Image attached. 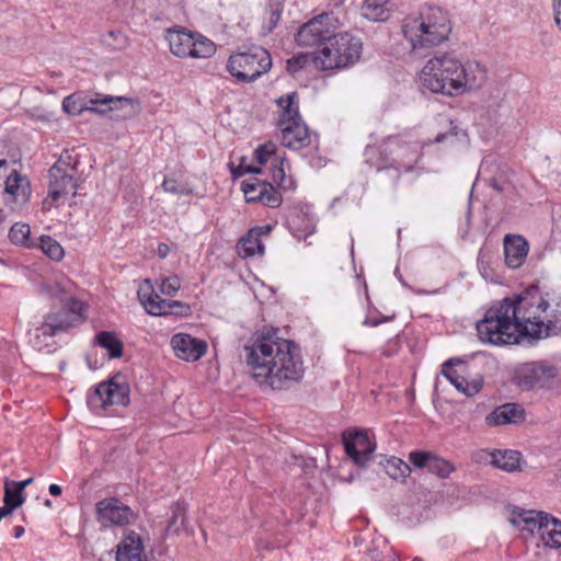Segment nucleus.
I'll use <instances>...</instances> for the list:
<instances>
[{
    "label": "nucleus",
    "mask_w": 561,
    "mask_h": 561,
    "mask_svg": "<svg viewBox=\"0 0 561 561\" xmlns=\"http://www.w3.org/2000/svg\"><path fill=\"white\" fill-rule=\"evenodd\" d=\"M556 376L551 366L526 364L516 374V383L524 390L545 387Z\"/></svg>",
    "instance_id": "obj_15"
},
{
    "label": "nucleus",
    "mask_w": 561,
    "mask_h": 561,
    "mask_svg": "<svg viewBox=\"0 0 561 561\" xmlns=\"http://www.w3.org/2000/svg\"><path fill=\"white\" fill-rule=\"evenodd\" d=\"M153 291L154 290H153L152 284L150 283L149 279H145L141 282V284L139 285L138 290H137V295H138V298L141 302V305L147 299H149L150 296H152Z\"/></svg>",
    "instance_id": "obj_45"
},
{
    "label": "nucleus",
    "mask_w": 561,
    "mask_h": 561,
    "mask_svg": "<svg viewBox=\"0 0 561 561\" xmlns=\"http://www.w3.org/2000/svg\"><path fill=\"white\" fill-rule=\"evenodd\" d=\"M262 229L263 228H253L245 237L240 239L237 244L239 255L249 257L255 254H263L264 245L260 239Z\"/></svg>",
    "instance_id": "obj_26"
},
{
    "label": "nucleus",
    "mask_w": 561,
    "mask_h": 561,
    "mask_svg": "<svg viewBox=\"0 0 561 561\" xmlns=\"http://www.w3.org/2000/svg\"><path fill=\"white\" fill-rule=\"evenodd\" d=\"M282 15V8L280 4L275 3L270 5V8L266 10L265 18L263 21V30L265 33H271L279 22Z\"/></svg>",
    "instance_id": "obj_38"
},
{
    "label": "nucleus",
    "mask_w": 561,
    "mask_h": 561,
    "mask_svg": "<svg viewBox=\"0 0 561 561\" xmlns=\"http://www.w3.org/2000/svg\"><path fill=\"white\" fill-rule=\"evenodd\" d=\"M186 505L183 502H178L172 506V516L163 531V536L171 537L178 536L186 525Z\"/></svg>",
    "instance_id": "obj_27"
},
{
    "label": "nucleus",
    "mask_w": 561,
    "mask_h": 561,
    "mask_svg": "<svg viewBox=\"0 0 561 561\" xmlns=\"http://www.w3.org/2000/svg\"><path fill=\"white\" fill-rule=\"evenodd\" d=\"M402 32L413 53L430 49L445 42L451 32L447 13L438 7H428L417 15L403 20Z\"/></svg>",
    "instance_id": "obj_4"
},
{
    "label": "nucleus",
    "mask_w": 561,
    "mask_h": 561,
    "mask_svg": "<svg viewBox=\"0 0 561 561\" xmlns=\"http://www.w3.org/2000/svg\"><path fill=\"white\" fill-rule=\"evenodd\" d=\"M4 220L3 211L0 209V224Z\"/></svg>",
    "instance_id": "obj_61"
},
{
    "label": "nucleus",
    "mask_w": 561,
    "mask_h": 561,
    "mask_svg": "<svg viewBox=\"0 0 561 561\" xmlns=\"http://www.w3.org/2000/svg\"><path fill=\"white\" fill-rule=\"evenodd\" d=\"M545 320L542 339L561 333V302H556L553 306L550 304Z\"/></svg>",
    "instance_id": "obj_29"
},
{
    "label": "nucleus",
    "mask_w": 561,
    "mask_h": 561,
    "mask_svg": "<svg viewBox=\"0 0 561 561\" xmlns=\"http://www.w3.org/2000/svg\"><path fill=\"white\" fill-rule=\"evenodd\" d=\"M386 145H392V144H398V138L397 137H389L387 138V140L385 141Z\"/></svg>",
    "instance_id": "obj_57"
},
{
    "label": "nucleus",
    "mask_w": 561,
    "mask_h": 561,
    "mask_svg": "<svg viewBox=\"0 0 561 561\" xmlns=\"http://www.w3.org/2000/svg\"><path fill=\"white\" fill-rule=\"evenodd\" d=\"M21 506V502L18 501L16 503H10V504H4V506L0 507V517L1 519L11 515L13 513L14 510H16L18 507Z\"/></svg>",
    "instance_id": "obj_51"
},
{
    "label": "nucleus",
    "mask_w": 561,
    "mask_h": 561,
    "mask_svg": "<svg viewBox=\"0 0 561 561\" xmlns=\"http://www.w3.org/2000/svg\"><path fill=\"white\" fill-rule=\"evenodd\" d=\"M260 170L257 168L253 167H245L243 164H240L237 169L232 170V174L234 178H240L244 175L245 173H259Z\"/></svg>",
    "instance_id": "obj_47"
},
{
    "label": "nucleus",
    "mask_w": 561,
    "mask_h": 561,
    "mask_svg": "<svg viewBox=\"0 0 561 561\" xmlns=\"http://www.w3.org/2000/svg\"><path fill=\"white\" fill-rule=\"evenodd\" d=\"M71 323L68 320H58L57 316L48 314L45 322L37 329L43 335L53 336L58 331L67 330Z\"/></svg>",
    "instance_id": "obj_35"
},
{
    "label": "nucleus",
    "mask_w": 561,
    "mask_h": 561,
    "mask_svg": "<svg viewBox=\"0 0 561 561\" xmlns=\"http://www.w3.org/2000/svg\"><path fill=\"white\" fill-rule=\"evenodd\" d=\"M70 302V305L68 306L69 310L76 314V316H80L82 309H83V304L80 301V300H77L75 298H72L71 296L69 297V299L67 300Z\"/></svg>",
    "instance_id": "obj_50"
},
{
    "label": "nucleus",
    "mask_w": 561,
    "mask_h": 561,
    "mask_svg": "<svg viewBox=\"0 0 561 561\" xmlns=\"http://www.w3.org/2000/svg\"><path fill=\"white\" fill-rule=\"evenodd\" d=\"M383 467L387 474L393 480L404 481L405 478L411 473L410 466L397 457L387 459L383 463Z\"/></svg>",
    "instance_id": "obj_33"
},
{
    "label": "nucleus",
    "mask_w": 561,
    "mask_h": 561,
    "mask_svg": "<svg viewBox=\"0 0 561 561\" xmlns=\"http://www.w3.org/2000/svg\"><path fill=\"white\" fill-rule=\"evenodd\" d=\"M466 137V133L462 129H458L456 126H453L449 131L439 134L436 136L435 141L442 142L445 139L448 138H458V137Z\"/></svg>",
    "instance_id": "obj_46"
},
{
    "label": "nucleus",
    "mask_w": 561,
    "mask_h": 561,
    "mask_svg": "<svg viewBox=\"0 0 561 561\" xmlns=\"http://www.w3.org/2000/svg\"><path fill=\"white\" fill-rule=\"evenodd\" d=\"M113 559V551H107L100 558V561H111Z\"/></svg>",
    "instance_id": "obj_56"
},
{
    "label": "nucleus",
    "mask_w": 561,
    "mask_h": 561,
    "mask_svg": "<svg viewBox=\"0 0 561 561\" xmlns=\"http://www.w3.org/2000/svg\"><path fill=\"white\" fill-rule=\"evenodd\" d=\"M48 490L49 493L54 496H58L61 494V488L57 484H50Z\"/></svg>",
    "instance_id": "obj_54"
},
{
    "label": "nucleus",
    "mask_w": 561,
    "mask_h": 561,
    "mask_svg": "<svg viewBox=\"0 0 561 561\" xmlns=\"http://www.w3.org/2000/svg\"><path fill=\"white\" fill-rule=\"evenodd\" d=\"M362 42L347 32H333L324 46L314 51L312 62L317 69L333 70L354 65L360 58Z\"/></svg>",
    "instance_id": "obj_5"
},
{
    "label": "nucleus",
    "mask_w": 561,
    "mask_h": 561,
    "mask_svg": "<svg viewBox=\"0 0 561 561\" xmlns=\"http://www.w3.org/2000/svg\"><path fill=\"white\" fill-rule=\"evenodd\" d=\"M460 363L461 362L458 358L448 359L443 365L442 374L458 391L466 394L467 397H472L480 392L482 389L483 380L481 378H477L468 381L466 378L459 375L457 370L453 369V366Z\"/></svg>",
    "instance_id": "obj_18"
},
{
    "label": "nucleus",
    "mask_w": 561,
    "mask_h": 561,
    "mask_svg": "<svg viewBox=\"0 0 561 561\" xmlns=\"http://www.w3.org/2000/svg\"><path fill=\"white\" fill-rule=\"evenodd\" d=\"M297 99L298 94L291 92L277 100L282 108L278 121L282 145L293 150H299L310 144L309 129L300 117Z\"/></svg>",
    "instance_id": "obj_6"
},
{
    "label": "nucleus",
    "mask_w": 561,
    "mask_h": 561,
    "mask_svg": "<svg viewBox=\"0 0 561 561\" xmlns=\"http://www.w3.org/2000/svg\"><path fill=\"white\" fill-rule=\"evenodd\" d=\"M128 401L127 387L114 380L99 383L88 398V404L95 413H100L110 405H126Z\"/></svg>",
    "instance_id": "obj_11"
},
{
    "label": "nucleus",
    "mask_w": 561,
    "mask_h": 561,
    "mask_svg": "<svg viewBox=\"0 0 561 561\" xmlns=\"http://www.w3.org/2000/svg\"><path fill=\"white\" fill-rule=\"evenodd\" d=\"M192 48L193 58H208L216 51L215 44L202 35H194V46Z\"/></svg>",
    "instance_id": "obj_34"
},
{
    "label": "nucleus",
    "mask_w": 561,
    "mask_h": 561,
    "mask_svg": "<svg viewBox=\"0 0 561 561\" xmlns=\"http://www.w3.org/2000/svg\"><path fill=\"white\" fill-rule=\"evenodd\" d=\"M242 192L248 203L260 202L265 206L275 208L282 203L280 194L274 186L265 181L254 179L241 183Z\"/></svg>",
    "instance_id": "obj_14"
},
{
    "label": "nucleus",
    "mask_w": 561,
    "mask_h": 561,
    "mask_svg": "<svg viewBox=\"0 0 561 561\" xmlns=\"http://www.w3.org/2000/svg\"><path fill=\"white\" fill-rule=\"evenodd\" d=\"M11 484L14 485V488H16L22 494L24 493V489L32 484L33 483V478H28L26 480H23V481H20V482H15V481H11Z\"/></svg>",
    "instance_id": "obj_52"
},
{
    "label": "nucleus",
    "mask_w": 561,
    "mask_h": 561,
    "mask_svg": "<svg viewBox=\"0 0 561 561\" xmlns=\"http://www.w3.org/2000/svg\"><path fill=\"white\" fill-rule=\"evenodd\" d=\"M175 355L186 362L198 360L206 352L207 344L190 334L179 333L171 339Z\"/></svg>",
    "instance_id": "obj_16"
},
{
    "label": "nucleus",
    "mask_w": 561,
    "mask_h": 561,
    "mask_svg": "<svg viewBox=\"0 0 561 561\" xmlns=\"http://www.w3.org/2000/svg\"><path fill=\"white\" fill-rule=\"evenodd\" d=\"M389 0H365L362 14L370 21H382L388 18Z\"/></svg>",
    "instance_id": "obj_30"
},
{
    "label": "nucleus",
    "mask_w": 561,
    "mask_h": 561,
    "mask_svg": "<svg viewBox=\"0 0 561 561\" xmlns=\"http://www.w3.org/2000/svg\"><path fill=\"white\" fill-rule=\"evenodd\" d=\"M78 160L69 151H64L49 169L48 197L57 202L62 196L76 195Z\"/></svg>",
    "instance_id": "obj_8"
},
{
    "label": "nucleus",
    "mask_w": 561,
    "mask_h": 561,
    "mask_svg": "<svg viewBox=\"0 0 561 561\" xmlns=\"http://www.w3.org/2000/svg\"><path fill=\"white\" fill-rule=\"evenodd\" d=\"M275 145L274 144H265L260 146L255 150V157L259 163L264 164L268 161V159L275 154Z\"/></svg>",
    "instance_id": "obj_43"
},
{
    "label": "nucleus",
    "mask_w": 561,
    "mask_h": 561,
    "mask_svg": "<svg viewBox=\"0 0 561 561\" xmlns=\"http://www.w3.org/2000/svg\"><path fill=\"white\" fill-rule=\"evenodd\" d=\"M133 106L131 99L124 96H104L85 99L78 94H71L64 99L62 108L70 115H80L84 111L104 114L106 111Z\"/></svg>",
    "instance_id": "obj_10"
},
{
    "label": "nucleus",
    "mask_w": 561,
    "mask_h": 561,
    "mask_svg": "<svg viewBox=\"0 0 561 561\" xmlns=\"http://www.w3.org/2000/svg\"><path fill=\"white\" fill-rule=\"evenodd\" d=\"M30 231L28 225L16 222L11 227L9 238L12 243L24 245L28 240Z\"/></svg>",
    "instance_id": "obj_39"
},
{
    "label": "nucleus",
    "mask_w": 561,
    "mask_h": 561,
    "mask_svg": "<svg viewBox=\"0 0 561 561\" xmlns=\"http://www.w3.org/2000/svg\"><path fill=\"white\" fill-rule=\"evenodd\" d=\"M550 309L547 295L529 288L493 304L477 322L479 339L493 345H514L524 340H541L545 318Z\"/></svg>",
    "instance_id": "obj_1"
},
{
    "label": "nucleus",
    "mask_w": 561,
    "mask_h": 561,
    "mask_svg": "<svg viewBox=\"0 0 561 561\" xmlns=\"http://www.w3.org/2000/svg\"><path fill=\"white\" fill-rule=\"evenodd\" d=\"M167 41L170 50L178 57H192L194 35L186 31H168Z\"/></svg>",
    "instance_id": "obj_24"
},
{
    "label": "nucleus",
    "mask_w": 561,
    "mask_h": 561,
    "mask_svg": "<svg viewBox=\"0 0 561 561\" xmlns=\"http://www.w3.org/2000/svg\"><path fill=\"white\" fill-rule=\"evenodd\" d=\"M339 20L333 13L319 14L305 24H302L296 33L295 39L300 47H318L324 46L331 34L337 30Z\"/></svg>",
    "instance_id": "obj_9"
},
{
    "label": "nucleus",
    "mask_w": 561,
    "mask_h": 561,
    "mask_svg": "<svg viewBox=\"0 0 561 561\" xmlns=\"http://www.w3.org/2000/svg\"><path fill=\"white\" fill-rule=\"evenodd\" d=\"M272 67L270 53L254 46L247 51L232 54L227 64L230 75L240 82H252L267 72Z\"/></svg>",
    "instance_id": "obj_7"
},
{
    "label": "nucleus",
    "mask_w": 561,
    "mask_h": 561,
    "mask_svg": "<svg viewBox=\"0 0 561 561\" xmlns=\"http://www.w3.org/2000/svg\"><path fill=\"white\" fill-rule=\"evenodd\" d=\"M13 531H14V537L15 538H21L23 536V534H24V527L15 526Z\"/></svg>",
    "instance_id": "obj_55"
},
{
    "label": "nucleus",
    "mask_w": 561,
    "mask_h": 561,
    "mask_svg": "<svg viewBox=\"0 0 561 561\" xmlns=\"http://www.w3.org/2000/svg\"><path fill=\"white\" fill-rule=\"evenodd\" d=\"M410 462L416 468H425L428 472L439 478H447L454 470V466L438 456L428 451H411L409 454Z\"/></svg>",
    "instance_id": "obj_17"
},
{
    "label": "nucleus",
    "mask_w": 561,
    "mask_h": 561,
    "mask_svg": "<svg viewBox=\"0 0 561 561\" xmlns=\"http://www.w3.org/2000/svg\"><path fill=\"white\" fill-rule=\"evenodd\" d=\"M8 167V161L5 159H0V170Z\"/></svg>",
    "instance_id": "obj_58"
},
{
    "label": "nucleus",
    "mask_w": 561,
    "mask_h": 561,
    "mask_svg": "<svg viewBox=\"0 0 561 561\" xmlns=\"http://www.w3.org/2000/svg\"><path fill=\"white\" fill-rule=\"evenodd\" d=\"M181 287V282L178 276H170L162 280L160 289L167 296H173Z\"/></svg>",
    "instance_id": "obj_42"
},
{
    "label": "nucleus",
    "mask_w": 561,
    "mask_h": 561,
    "mask_svg": "<svg viewBox=\"0 0 561 561\" xmlns=\"http://www.w3.org/2000/svg\"><path fill=\"white\" fill-rule=\"evenodd\" d=\"M39 248L54 261H60L64 257L62 247L49 236H42L39 238Z\"/></svg>",
    "instance_id": "obj_36"
},
{
    "label": "nucleus",
    "mask_w": 561,
    "mask_h": 561,
    "mask_svg": "<svg viewBox=\"0 0 561 561\" xmlns=\"http://www.w3.org/2000/svg\"><path fill=\"white\" fill-rule=\"evenodd\" d=\"M169 245L165 243H160L158 245V255L162 259H164L169 254Z\"/></svg>",
    "instance_id": "obj_53"
},
{
    "label": "nucleus",
    "mask_w": 561,
    "mask_h": 561,
    "mask_svg": "<svg viewBox=\"0 0 561 561\" xmlns=\"http://www.w3.org/2000/svg\"><path fill=\"white\" fill-rule=\"evenodd\" d=\"M18 501L21 502V506H22L24 503L23 494L16 488H14L13 484H11L9 479H5L4 496H3L4 504L16 503Z\"/></svg>",
    "instance_id": "obj_41"
},
{
    "label": "nucleus",
    "mask_w": 561,
    "mask_h": 561,
    "mask_svg": "<svg viewBox=\"0 0 561 561\" xmlns=\"http://www.w3.org/2000/svg\"><path fill=\"white\" fill-rule=\"evenodd\" d=\"M416 293H419V294H425L426 291H425V290H417Z\"/></svg>",
    "instance_id": "obj_63"
},
{
    "label": "nucleus",
    "mask_w": 561,
    "mask_h": 561,
    "mask_svg": "<svg viewBox=\"0 0 561 561\" xmlns=\"http://www.w3.org/2000/svg\"><path fill=\"white\" fill-rule=\"evenodd\" d=\"M548 517L549 514L545 512L519 510L513 512V516L510 520L515 527L520 528L523 531H527L530 535L538 531L541 535L542 530L548 527Z\"/></svg>",
    "instance_id": "obj_19"
},
{
    "label": "nucleus",
    "mask_w": 561,
    "mask_h": 561,
    "mask_svg": "<svg viewBox=\"0 0 561 561\" xmlns=\"http://www.w3.org/2000/svg\"><path fill=\"white\" fill-rule=\"evenodd\" d=\"M343 443L348 457L359 467H365L376 449V443L370 439L365 430H347L343 433Z\"/></svg>",
    "instance_id": "obj_12"
},
{
    "label": "nucleus",
    "mask_w": 561,
    "mask_h": 561,
    "mask_svg": "<svg viewBox=\"0 0 561 561\" xmlns=\"http://www.w3.org/2000/svg\"><path fill=\"white\" fill-rule=\"evenodd\" d=\"M4 192L13 203L22 206L30 198V184L16 170H13L7 178Z\"/></svg>",
    "instance_id": "obj_22"
},
{
    "label": "nucleus",
    "mask_w": 561,
    "mask_h": 561,
    "mask_svg": "<svg viewBox=\"0 0 561 561\" xmlns=\"http://www.w3.org/2000/svg\"><path fill=\"white\" fill-rule=\"evenodd\" d=\"M146 311L152 316H161L168 313L171 308V304L162 299L157 293H152L144 304Z\"/></svg>",
    "instance_id": "obj_37"
},
{
    "label": "nucleus",
    "mask_w": 561,
    "mask_h": 561,
    "mask_svg": "<svg viewBox=\"0 0 561 561\" xmlns=\"http://www.w3.org/2000/svg\"><path fill=\"white\" fill-rule=\"evenodd\" d=\"M272 178H273V181L275 183H277V185H283L284 183V180H285V171L282 167H278L275 164L273 171H272Z\"/></svg>",
    "instance_id": "obj_48"
},
{
    "label": "nucleus",
    "mask_w": 561,
    "mask_h": 561,
    "mask_svg": "<svg viewBox=\"0 0 561 561\" xmlns=\"http://www.w3.org/2000/svg\"><path fill=\"white\" fill-rule=\"evenodd\" d=\"M388 319H389V318H385V319H383V321H386V320H388ZM381 322H382V320H373V321L370 322V325L376 327V325H378V324H379V323H381Z\"/></svg>",
    "instance_id": "obj_59"
},
{
    "label": "nucleus",
    "mask_w": 561,
    "mask_h": 561,
    "mask_svg": "<svg viewBox=\"0 0 561 561\" xmlns=\"http://www.w3.org/2000/svg\"><path fill=\"white\" fill-rule=\"evenodd\" d=\"M96 519L103 526H125L136 520L137 514L116 497L104 499L96 503Z\"/></svg>",
    "instance_id": "obj_13"
},
{
    "label": "nucleus",
    "mask_w": 561,
    "mask_h": 561,
    "mask_svg": "<svg viewBox=\"0 0 561 561\" xmlns=\"http://www.w3.org/2000/svg\"><path fill=\"white\" fill-rule=\"evenodd\" d=\"M313 54H298L287 61V70L291 73L299 71L305 68L309 62L312 61Z\"/></svg>",
    "instance_id": "obj_40"
},
{
    "label": "nucleus",
    "mask_w": 561,
    "mask_h": 561,
    "mask_svg": "<svg viewBox=\"0 0 561 561\" xmlns=\"http://www.w3.org/2000/svg\"><path fill=\"white\" fill-rule=\"evenodd\" d=\"M493 187H494L495 190H497V191H501V190H502V188H501L496 183H494V184H493Z\"/></svg>",
    "instance_id": "obj_62"
},
{
    "label": "nucleus",
    "mask_w": 561,
    "mask_h": 561,
    "mask_svg": "<svg viewBox=\"0 0 561 561\" xmlns=\"http://www.w3.org/2000/svg\"><path fill=\"white\" fill-rule=\"evenodd\" d=\"M490 462L502 470L512 472L519 468V453L515 450H495L490 454Z\"/></svg>",
    "instance_id": "obj_28"
},
{
    "label": "nucleus",
    "mask_w": 561,
    "mask_h": 561,
    "mask_svg": "<svg viewBox=\"0 0 561 561\" xmlns=\"http://www.w3.org/2000/svg\"><path fill=\"white\" fill-rule=\"evenodd\" d=\"M524 420V409L516 403H506L496 408L486 416L489 425L519 423Z\"/></svg>",
    "instance_id": "obj_23"
},
{
    "label": "nucleus",
    "mask_w": 561,
    "mask_h": 561,
    "mask_svg": "<svg viewBox=\"0 0 561 561\" xmlns=\"http://www.w3.org/2000/svg\"><path fill=\"white\" fill-rule=\"evenodd\" d=\"M529 245L522 236H506L504 238L505 262L511 268H518L525 262Z\"/></svg>",
    "instance_id": "obj_21"
},
{
    "label": "nucleus",
    "mask_w": 561,
    "mask_h": 561,
    "mask_svg": "<svg viewBox=\"0 0 561 561\" xmlns=\"http://www.w3.org/2000/svg\"><path fill=\"white\" fill-rule=\"evenodd\" d=\"M249 374L260 385L273 390L289 388L304 375V364L299 347L287 339L279 336V330L263 328L255 332L243 346Z\"/></svg>",
    "instance_id": "obj_2"
},
{
    "label": "nucleus",
    "mask_w": 561,
    "mask_h": 561,
    "mask_svg": "<svg viewBox=\"0 0 561 561\" xmlns=\"http://www.w3.org/2000/svg\"><path fill=\"white\" fill-rule=\"evenodd\" d=\"M263 229L261 230V236L262 234H267L271 230L270 226H265V227H262Z\"/></svg>",
    "instance_id": "obj_60"
},
{
    "label": "nucleus",
    "mask_w": 561,
    "mask_h": 561,
    "mask_svg": "<svg viewBox=\"0 0 561 561\" xmlns=\"http://www.w3.org/2000/svg\"><path fill=\"white\" fill-rule=\"evenodd\" d=\"M552 9L556 25L561 31V0H552Z\"/></svg>",
    "instance_id": "obj_49"
},
{
    "label": "nucleus",
    "mask_w": 561,
    "mask_h": 561,
    "mask_svg": "<svg viewBox=\"0 0 561 561\" xmlns=\"http://www.w3.org/2000/svg\"><path fill=\"white\" fill-rule=\"evenodd\" d=\"M420 80L430 91L453 96L479 89L486 81V70L479 62L463 65L451 55L444 54L427 61Z\"/></svg>",
    "instance_id": "obj_3"
},
{
    "label": "nucleus",
    "mask_w": 561,
    "mask_h": 561,
    "mask_svg": "<svg viewBox=\"0 0 561 561\" xmlns=\"http://www.w3.org/2000/svg\"><path fill=\"white\" fill-rule=\"evenodd\" d=\"M116 561H147L140 536L130 530L125 533L116 547Z\"/></svg>",
    "instance_id": "obj_20"
},
{
    "label": "nucleus",
    "mask_w": 561,
    "mask_h": 561,
    "mask_svg": "<svg viewBox=\"0 0 561 561\" xmlns=\"http://www.w3.org/2000/svg\"><path fill=\"white\" fill-rule=\"evenodd\" d=\"M162 187L165 192L179 195H188L191 193L190 190L181 186L175 180L165 178Z\"/></svg>",
    "instance_id": "obj_44"
},
{
    "label": "nucleus",
    "mask_w": 561,
    "mask_h": 561,
    "mask_svg": "<svg viewBox=\"0 0 561 561\" xmlns=\"http://www.w3.org/2000/svg\"><path fill=\"white\" fill-rule=\"evenodd\" d=\"M547 526L540 536L545 545L551 548L561 547V520L549 515Z\"/></svg>",
    "instance_id": "obj_31"
},
{
    "label": "nucleus",
    "mask_w": 561,
    "mask_h": 561,
    "mask_svg": "<svg viewBox=\"0 0 561 561\" xmlns=\"http://www.w3.org/2000/svg\"><path fill=\"white\" fill-rule=\"evenodd\" d=\"M75 287V284L66 276L58 275L49 282H43L41 293L56 297L61 301H67Z\"/></svg>",
    "instance_id": "obj_25"
},
{
    "label": "nucleus",
    "mask_w": 561,
    "mask_h": 561,
    "mask_svg": "<svg viewBox=\"0 0 561 561\" xmlns=\"http://www.w3.org/2000/svg\"><path fill=\"white\" fill-rule=\"evenodd\" d=\"M96 340L99 345L108 352L110 357L119 358L122 356L123 343L114 333L103 331L98 334Z\"/></svg>",
    "instance_id": "obj_32"
}]
</instances>
